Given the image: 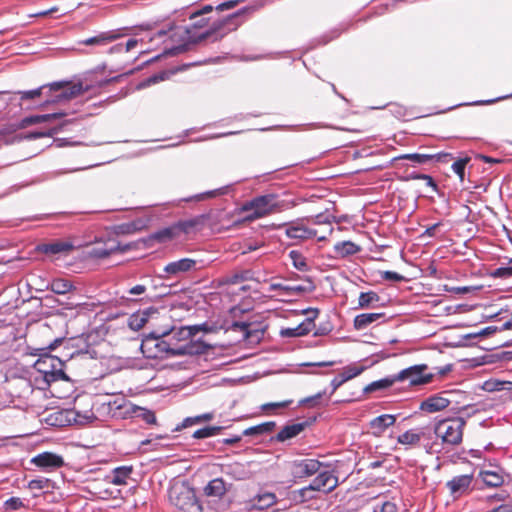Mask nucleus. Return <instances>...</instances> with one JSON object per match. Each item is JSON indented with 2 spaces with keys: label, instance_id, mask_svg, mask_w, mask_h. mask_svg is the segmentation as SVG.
I'll return each instance as SVG.
<instances>
[{
  "label": "nucleus",
  "instance_id": "nucleus-1",
  "mask_svg": "<svg viewBox=\"0 0 512 512\" xmlns=\"http://www.w3.org/2000/svg\"><path fill=\"white\" fill-rule=\"evenodd\" d=\"M211 5H205L202 9L190 15V22L185 25H176L169 29V38L175 44L176 52L184 51L189 44L202 40L217 41L241 26L242 21L239 11L223 19L206 18L205 14L212 12Z\"/></svg>",
  "mask_w": 512,
  "mask_h": 512
},
{
  "label": "nucleus",
  "instance_id": "nucleus-2",
  "mask_svg": "<svg viewBox=\"0 0 512 512\" xmlns=\"http://www.w3.org/2000/svg\"><path fill=\"white\" fill-rule=\"evenodd\" d=\"M284 208V203L278 201L275 194H266L253 198L246 202L241 210L246 212L245 221H254L263 218Z\"/></svg>",
  "mask_w": 512,
  "mask_h": 512
},
{
  "label": "nucleus",
  "instance_id": "nucleus-3",
  "mask_svg": "<svg viewBox=\"0 0 512 512\" xmlns=\"http://www.w3.org/2000/svg\"><path fill=\"white\" fill-rule=\"evenodd\" d=\"M169 501L178 512H202L195 490L185 483H175L170 487Z\"/></svg>",
  "mask_w": 512,
  "mask_h": 512
},
{
  "label": "nucleus",
  "instance_id": "nucleus-4",
  "mask_svg": "<svg viewBox=\"0 0 512 512\" xmlns=\"http://www.w3.org/2000/svg\"><path fill=\"white\" fill-rule=\"evenodd\" d=\"M465 425L466 421L461 417L442 419L435 423L434 433L443 444L456 446L462 442Z\"/></svg>",
  "mask_w": 512,
  "mask_h": 512
},
{
  "label": "nucleus",
  "instance_id": "nucleus-5",
  "mask_svg": "<svg viewBox=\"0 0 512 512\" xmlns=\"http://www.w3.org/2000/svg\"><path fill=\"white\" fill-rule=\"evenodd\" d=\"M141 350L145 357L151 359H161L168 355H182L185 353L184 347H172L168 340L153 336L142 341Z\"/></svg>",
  "mask_w": 512,
  "mask_h": 512
},
{
  "label": "nucleus",
  "instance_id": "nucleus-6",
  "mask_svg": "<svg viewBox=\"0 0 512 512\" xmlns=\"http://www.w3.org/2000/svg\"><path fill=\"white\" fill-rule=\"evenodd\" d=\"M324 227V233L320 234L319 230L312 227V222H309V219H307L306 224L300 221L291 223L287 226L285 233L287 237L291 239L307 240L317 238L318 241H324L327 239L328 235L332 233L333 226L330 223H324Z\"/></svg>",
  "mask_w": 512,
  "mask_h": 512
},
{
  "label": "nucleus",
  "instance_id": "nucleus-7",
  "mask_svg": "<svg viewBox=\"0 0 512 512\" xmlns=\"http://www.w3.org/2000/svg\"><path fill=\"white\" fill-rule=\"evenodd\" d=\"M322 466L323 463L314 458L295 459L289 462L290 474L295 480L316 475Z\"/></svg>",
  "mask_w": 512,
  "mask_h": 512
},
{
  "label": "nucleus",
  "instance_id": "nucleus-8",
  "mask_svg": "<svg viewBox=\"0 0 512 512\" xmlns=\"http://www.w3.org/2000/svg\"><path fill=\"white\" fill-rule=\"evenodd\" d=\"M459 395L460 394L455 392V390L442 391L438 394L431 395L424 399L420 403L419 409L427 413H436L443 411L444 409L451 405L452 401H454L452 399L453 396Z\"/></svg>",
  "mask_w": 512,
  "mask_h": 512
},
{
  "label": "nucleus",
  "instance_id": "nucleus-9",
  "mask_svg": "<svg viewBox=\"0 0 512 512\" xmlns=\"http://www.w3.org/2000/svg\"><path fill=\"white\" fill-rule=\"evenodd\" d=\"M426 364L414 365L403 369L396 375L397 381H408L411 386L428 384L433 379V374L426 373Z\"/></svg>",
  "mask_w": 512,
  "mask_h": 512
},
{
  "label": "nucleus",
  "instance_id": "nucleus-10",
  "mask_svg": "<svg viewBox=\"0 0 512 512\" xmlns=\"http://www.w3.org/2000/svg\"><path fill=\"white\" fill-rule=\"evenodd\" d=\"M38 370L44 373L47 382L66 379L62 369L63 363L55 357H47L37 362Z\"/></svg>",
  "mask_w": 512,
  "mask_h": 512
},
{
  "label": "nucleus",
  "instance_id": "nucleus-11",
  "mask_svg": "<svg viewBox=\"0 0 512 512\" xmlns=\"http://www.w3.org/2000/svg\"><path fill=\"white\" fill-rule=\"evenodd\" d=\"M202 261L192 258H182L168 263L163 271L170 277H178L184 273L201 269Z\"/></svg>",
  "mask_w": 512,
  "mask_h": 512
},
{
  "label": "nucleus",
  "instance_id": "nucleus-12",
  "mask_svg": "<svg viewBox=\"0 0 512 512\" xmlns=\"http://www.w3.org/2000/svg\"><path fill=\"white\" fill-rule=\"evenodd\" d=\"M303 313L308 315L307 319L294 328L282 329L280 332L281 336L300 337L307 335L309 332L312 331L314 327L313 321L318 316L319 310L316 308H307L303 310Z\"/></svg>",
  "mask_w": 512,
  "mask_h": 512
},
{
  "label": "nucleus",
  "instance_id": "nucleus-13",
  "mask_svg": "<svg viewBox=\"0 0 512 512\" xmlns=\"http://www.w3.org/2000/svg\"><path fill=\"white\" fill-rule=\"evenodd\" d=\"M310 485L315 491L328 494L338 486V478L331 471H319Z\"/></svg>",
  "mask_w": 512,
  "mask_h": 512
},
{
  "label": "nucleus",
  "instance_id": "nucleus-14",
  "mask_svg": "<svg viewBox=\"0 0 512 512\" xmlns=\"http://www.w3.org/2000/svg\"><path fill=\"white\" fill-rule=\"evenodd\" d=\"M49 88L52 91H59V90L63 89V91L60 94H58L56 96V99L53 100L52 102H61L63 100H70L72 98H75V97L83 94L86 91V89L83 88V85L80 82L69 84L65 89H64L63 82H54L49 85Z\"/></svg>",
  "mask_w": 512,
  "mask_h": 512
},
{
  "label": "nucleus",
  "instance_id": "nucleus-15",
  "mask_svg": "<svg viewBox=\"0 0 512 512\" xmlns=\"http://www.w3.org/2000/svg\"><path fill=\"white\" fill-rule=\"evenodd\" d=\"M75 249L71 240H55L38 246V250L46 255H68Z\"/></svg>",
  "mask_w": 512,
  "mask_h": 512
},
{
  "label": "nucleus",
  "instance_id": "nucleus-16",
  "mask_svg": "<svg viewBox=\"0 0 512 512\" xmlns=\"http://www.w3.org/2000/svg\"><path fill=\"white\" fill-rule=\"evenodd\" d=\"M31 463L39 468L49 471L62 467L64 465V460L62 456L58 454L43 452L33 457Z\"/></svg>",
  "mask_w": 512,
  "mask_h": 512
},
{
  "label": "nucleus",
  "instance_id": "nucleus-17",
  "mask_svg": "<svg viewBox=\"0 0 512 512\" xmlns=\"http://www.w3.org/2000/svg\"><path fill=\"white\" fill-rule=\"evenodd\" d=\"M472 480V474L459 475L453 477L450 481L447 482L446 485L451 495L458 497L465 494L469 490Z\"/></svg>",
  "mask_w": 512,
  "mask_h": 512
},
{
  "label": "nucleus",
  "instance_id": "nucleus-18",
  "mask_svg": "<svg viewBox=\"0 0 512 512\" xmlns=\"http://www.w3.org/2000/svg\"><path fill=\"white\" fill-rule=\"evenodd\" d=\"M365 370L364 366L352 364L343 368V371L339 376L335 377L331 381L332 393H334L341 385L345 382L357 377Z\"/></svg>",
  "mask_w": 512,
  "mask_h": 512
},
{
  "label": "nucleus",
  "instance_id": "nucleus-19",
  "mask_svg": "<svg viewBox=\"0 0 512 512\" xmlns=\"http://www.w3.org/2000/svg\"><path fill=\"white\" fill-rule=\"evenodd\" d=\"M396 422V416L392 414H383L372 419L369 423V427L372 434L380 437L384 432Z\"/></svg>",
  "mask_w": 512,
  "mask_h": 512
},
{
  "label": "nucleus",
  "instance_id": "nucleus-20",
  "mask_svg": "<svg viewBox=\"0 0 512 512\" xmlns=\"http://www.w3.org/2000/svg\"><path fill=\"white\" fill-rule=\"evenodd\" d=\"M231 487L232 484H227L222 478H215L204 487V494L207 497L221 499Z\"/></svg>",
  "mask_w": 512,
  "mask_h": 512
},
{
  "label": "nucleus",
  "instance_id": "nucleus-21",
  "mask_svg": "<svg viewBox=\"0 0 512 512\" xmlns=\"http://www.w3.org/2000/svg\"><path fill=\"white\" fill-rule=\"evenodd\" d=\"M314 285L311 281H308V286H302V285H296V286H289V285H283L281 283H272L269 286V291H280V295L285 296H294V295H300L305 292H312L314 290Z\"/></svg>",
  "mask_w": 512,
  "mask_h": 512
},
{
  "label": "nucleus",
  "instance_id": "nucleus-22",
  "mask_svg": "<svg viewBox=\"0 0 512 512\" xmlns=\"http://www.w3.org/2000/svg\"><path fill=\"white\" fill-rule=\"evenodd\" d=\"M425 434L424 428L410 429L399 435L397 442L407 447H415L420 444V441L425 437Z\"/></svg>",
  "mask_w": 512,
  "mask_h": 512
},
{
  "label": "nucleus",
  "instance_id": "nucleus-23",
  "mask_svg": "<svg viewBox=\"0 0 512 512\" xmlns=\"http://www.w3.org/2000/svg\"><path fill=\"white\" fill-rule=\"evenodd\" d=\"M306 422L292 423L284 426L277 434L276 440L284 442L298 436L306 427Z\"/></svg>",
  "mask_w": 512,
  "mask_h": 512
},
{
  "label": "nucleus",
  "instance_id": "nucleus-24",
  "mask_svg": "<svg viewBox=\"0 0 512 512\" xmlns=\"http://www.w3.org/2000/svg\"><path fill=\"white\" fill-rule=\"evenodd\" d=\"M132 474V467L130 466H121L115 468L107 479L110 483L114 485H126L127 480L130 478Z\"/></svg>",
  "mask_w": 512,
  "mask_h": 512
},
{
  "label": "nucleus",
  "instance_id": "nucleus-25",
  "mask_svg": "<svg viewBox=\"0 0 512 512\" xmlns=\"http://www.w3.org/2000/svg\"><path fill=\"white\" fill-rule=\"evenodd\" d=\"M120 250V247L118 244L115 243L114 240H109L108 242L104 243L103 246H95L93 247L89 254L91 257L94 258H106L110 256L111 254L117 252Z\"/></svg>",
  "mask_w": 512,
  "mask_h": 512
},
{
  "label": "nucleus",
  "instance_id": "nucleus-26",
  "mask_svg": "<svg viewBox=\"0 0 512 512\" xmlns=\"http://www.w3.org/2000/svg\"><path fill=\"white\" fill-rule=\"evenodd\" d=\"M154 313H156V310L148 309L144 311H138L132 314L128 321L129 327L134 331L142 329L147 323L150 314Z\"/></svg>",
  "mask_w": 512,
  "mask_h": 512
},
{
  "label": "nucleus",
  "instance_id": "nucleus-27",
  "mask_svg": "<svg viewBox=\"0 0 512 512\" xmlns=\"http://www.w3.org/2000/svg\"><path fill=\"white\" fill-rule=\"evenodd\" d=\"M384 313H363L359 314L354 319V327L357 330H362L367 328L370 324L384 318Z\"/></svg>",
  "mask_w": 512,
  "mask_h": 512
},
{
  "label": "nucleus",
  "instance_id": "nucleus-28",
  "mask_svg": "<svg viewBox=\"0 0 512 512\" xmlns=\"http://www.w3.org/2000/svg\"><path fill=\"white\" fill-rule=\"evenodd\" d=\"M178 236L177 227H175L174 224L154 232L150 235V240L156 241L158 243H166L177 238Z\"/></svg>",
  "mask_w": 512,
  "mask_h": 512
},
{
  "label": "nucleus",
  "instance_id": "nucleus-29",
  "mask_svg": "<svg viewBox=\"0 0 512 512\" xmlns=\"http://www.w3.org/2000/svg\"><path fill=\"white\" fill-rule=\"evenodd\" d=\"M118 37L117 34L113 32H104L100 33L99 35H96L94 37L87 38L83 40L81 43L87 46L90 45H98V46H105L112 41H114Z\"/></svg>",
  "mask_w": 512,
  "mask_h": 512
},
{
  "label": "nucleus",
  "instance_id": "nucleus-30",
  "mask_svg": "<svg viewBox=\"0 0 512 512\" xmlns=\"http://www.w3.org/2000/svg\"><path fill=\"white\" fill-rule=\"evenodd\" d=\"M334 251L339 257L354 255L360 251V247L352 241H342L334 245Z\"/></svg>",
  "mask_w": 512,
  "mask_h": 512
},
{
  "label": "nucleus",
  "instance_id": "nucleus-31",
  "mask_svg": "<svg viewBox=\"0 0 512 512\" xmlns=\"http://www.w3.org/2000/svg\"><path fill=\"white\" fill-rule=\"evenodd\" d=\"M395 382H397L396 375L393 377H386L368 384L364 388V392L372 393L378 390H385L391 387Z\"/></svg>",
  "mask_w": 512,
  "mask_h": 512
},
{
  "label": "nucleus",
  "instance_id": "nucleus-32",
  "mask_svg": "<svg viewBox=\"0 0 512 512\" xmlns=\"http://www.w3.org/2000/svg\"><path fill=\"white\" fill-rule=\"evenodd\" d=\"M314 492H316L313 489V486L310 484L308 486H305L301 489L295 490L292 492V500L297 503H304L306 501L315 499Z\"/></svg>",
  "mask_w": 512,
  "mask_h": 512
},
{
  "label": "nucleus",
  "instance_id": "nucleus-33",
  "mask_svg": "<svg viewBox=\"0 0 512 512\" xmlns=\"http://www.w3.org/2000/svg\"><path fill=\"white\" fill-rule=\"evenodd\" d=\"M64 115H65L64 113H52V114H43V115H34V116L25 117L22 120V126L26 127V126L33 125V124L47 122L52 119H58Z\"/></svg>",
  "mask_w": 512,
  "mask_h": 512
},
{
  "label": "nucleus",
  "instance_id": "nucleus-34",
  "mask_svg": "<svg viewBox=\"0 0 512 512\" xmlns=\"http://www.w3.org/2000/svg\"><path fill=\"white\" fill-rule=\"evenodd\" d=\"M276 426V423L273 421L264 422L256 426H252L244 430L243 435H262L271 432Z\"/></svg>",
  "mask_w": 512,
  "mask_h": 512
},
{
  "label": "nucleus",
  "instance_id": "nucleus-35",
  "mask_svg": "<svg viewBox=\"0 0 512 512\" xmlns=\"http://www.w3.org/2000/svg\"><path fill=\"white\" fill-rule=\"evenodd\" d=\"M203 217H196L193 219L185 220V221H179L175 223V227H177L178 235L181 233L188 234L190 233L195 227L200 225L202 223Z\"/></svg>",
  "mask_w": 512,
  "mask_h": 512
},
{
  "label": "nucleus",
  "instance_id": "nucleus-36",
  "mask_svg": "<svg viewBox=\"0 0 512 512\" xmlns=\"http://www.w3.org/2000/svg\"><path fill=\"white\" fill-rule=\"evenodd\" d=\"M226 193V188L225 187H222V188H218V189H214V190H210V191H206V192H203V193H199V194H196L192 197H189V198H186L184 199V201H203V200H206V199H209V198H213V197H216V196H220V195H223Z\"/></svg>",
  "mask_w": 512,
  "mask_h": 512
},
{
  "label": "nucleus",
  "instance_id": "nucleus-37",
  "mask_svg": "<svg viewBox=\"0 0 512 512\" xmlns=\"http://www.w3.org/2000/svg\"><path fill=\"white\" fill-rule=\"evenodd\" d=\"M73 285L65 279H55L51 282V290L56 294H66L70 292Z\"/></svg>",
  "mask_w": 512,
  "mask_h": 512
},
{
  "label": "nucleus",
  "instance_id": "nucleus-38",
  "mask_svg": "<svg viewBox=\"0 0 512 512\" xmlns=\"http://www.w3.org/2000/svg\"><path fill=\"white\" fill-rule=\"evenodd\" d=\"M230 328L240 331L243 334L244 339L250 338L253 332L252 323L247 320L235 321L231 324Z\"/></svg>",
  "mask_w": 512,
  "mask_h": 512
},
{
  "label": "nucleus",
  "instance_id": "nucleus-39",
  "mask_svg": "<svg viewBox=\"0 0 512 512\" xmlns=\"http://www.w3.org/2000/svg\"><path fill=\"white\" fill-rule=\"evenodd\" d=\"M436 156L431 154H420V153H412V154H403L397 157L396 159H406L410 160L417 164H424L432 159H434Z\"/></svg>",
  "mask_w": 512,
  "mask_h": 512
},
{
  "label": "nucleus",
  "instance_id": "nucleus-40",
  "mask_svg": "<svg viewBox=\"0 0 512 512\" xmlns=\"http://www.w3.org/2000/svg\"><path fill=\"white\" fill-rule=\"evenodd\" d=\"M52 481L48 478L40 477L36 479H32L28 482V488L30 490H44L53 488Z\"/></svg>",
  "mask_w": 512,
  "mask_h": 512
},
{
  "label": "nucleus",
  "instance_id": "nucleus-41",
  "mask_svg": "<svg viewBox=\"0 0 512 512\" xmlns=\"http://www.w3.org/2000/svg\"><path fill=\"white\" fill-rule=\"evenodd\" d=\"M469 161H470L469 157H464V158H460V159L456 160L452 164L451 168H452L453 172L459 177V180L461 183L464 182L465 167Z\"/></svg>",
  "mask_w": 512,
  "mask_h": 512
},
{
  "label": "nucleus",
  "instance_id": "nucleus-42",
  "mask_svg": "<svg viewBox=\"0 0 512 512\" xmlns=\"http://www.w3.org/2000/svg\"><path fill=\"white\" fill-rule=\"evenodd\" d=\"M222 471L233 477L234 479L241 480L243 479V466L239 463H233L229 465H225L222 469Z\"/></svg>",
  "mask_w": 512,
  "mask_h": 512
},
{
  "label": "nucleus",
  "instance_id": "nucleus-43",
  "mask_svg": "<svg viewBox=\"0 0 512 512\" xmlns=\"http://www.w3.org/2000/svg\"><path fill=\"white\" fill-rule=\"evenodd\" d=\"M379 301V296L373 291L362 292L358 299L360 308H368L373 302Z\"/></svg>",
  "mask_w": 512,
  "mask_h": 512
},
{
  "label": "nucleus",
  "instance_id": "nucleus-44",
  "mask_svg": "<svg viewBox=\"0 0 512 512\" xmlns=\"http://www.w3.org/2000/svg\"><path fill=\"white\" fill-rule=\"evenodd\" d=\"M482 476L484 483L488 486L498 487L503 483V478L498 473L485 471L482 473Z\"/></svg>",
  "mask_w": 512,
  "mask_h": 512
},
{
  "label": "nucleus",
  "instance_id": "nucleus-45",
  "mask_svg": "<svg viewBox=\"0 0 512 512\" xmlns=\"http://www.w3.org/2000/svg\"><path fill=\"white\" fill-rule=\"evenodd\" d=\"M289 257L290 259L292 260V263H293V266L300 270V271H305L307 270V262H306V259L305 257L302 256L301 253H299L298 251H291L289 253Z\"/></svg>",
  "mask_w": 512,
  "mask_h": 512
},
{
  "label": "nucleus",
  "instance_id": "nucleus-46",
  "mask_svg": "<svg viewBox=\"0 0 512 512\" xmlns=\"http://www.w3.org/2000/svg\"><path fill=\"white\" fill-rule=\"evenodd\" d=\"M221 427H205L198 429L194 432L193 437L196 439H203L217 435L221 431Z\"/></svg>",
  "mask_w": 512,
  "mask_h": 512
},
{
  "label": "nucleus",
  "instance_id": "nucleus-47",
  "mask_svg": "<svg viewBox=\"0 0 512 512\" xmlns=\"http://www.w3.org/2000/svg\"><path fill=\"white\" fill-rule=\"evenodd\" d=\"M137 44H138V40L136 38H130L125 44L119 43V44L115 45L114 47H112L110 49V53L121 52L123 50H125L126 52H129L132 49H134L137 46Z\"/></svg>",
  "mask_w": 512,
  "mask_h": 512
},
{
  "label": "nucleus",
  "instance_id": "nucleus-48",
  "mask_svg": "<svg viewBox=\"0 0 512 512\" xmlns=\"http://www.w3.org/2000/svg\"><path fill=\"white\" fill-rule=\"evenodd\" d=\"M309 222H312V227L318 229L320 234H323L325 231L324 223L331 224V222L328 220V217L322 214L309 218Z\"/></svg>",
  "mask_w": 512,
  "mask_h": 512
},
{
  "label": "nucleus",
  "instance_id": "nucleus-49",
  "mask_svg": "<svg viewBox=\"0 0 512 512\" xmlns=\"http://www.w3.org/2000/svg\"><path fill=\"white\" fill-rule=\"evenodd\" d=\"M164 79H165V76H164L163 73L156 74V75L148 77L147 79H145L144 81L139 83L137 88L138 89H142V88L148 87V86H150L152 84H156V83H158V82H160V81H162Z\"/></svg>",
  "mask_w": 512,
  "mask_h": 512
},
{
  "label": "nucleus",
  "instance_id": "nucleus-50",
  "mask_svg": "<svg viewBox=\"0 0 512 512\" xmlns=\"http://www.w3.org/2000/svg\"><path fill=\"white\" fill-rule=\"evenodd\" d=\"M43 87H39L37 89L29 90V91H19L18 94L20 95L21 100H30L40 97L42 94Z\"/></svg>",
  "mask_w": 512,
  "mask_h": 512
},
{
  "label": "nucleus",
  "instance_id": "nucleus-51",
  "mask_svg": "<svg viewBox=\"0 0 512 512\" xmlns=\"http://www.w3.org/2000/svg\"><path fill=\"white\" fill-rule=\"evenodd\" d=\"M6 510H18L24 507L23 501L18 497H11L4 502Z\"/></svg>",
  "mask_w": 512,
  "mask_h": 512
},
{
  "label": "nucleus",
  "instance_id": "nucleus-52",
  "mask_svg": "<svg viewBox=\"0 0 512 512\" xmlns=\"http://www.w3.org/2000/svg\"><path fill=\"white\" fill-rule=\"evenodd\" d=\"M456 392H457V393H459V394H461V395H459V396H453V398H452V399H453L454 401H452V402H451V405H454V406H453V410H456V411H463V410H465L467 407H469V405H468V404H467V405H461V404H462V402H463V401H462V399H463V398H467V395H466V393L461 392V391H456Z\"/></svg>",
  "mask_w": 512,
  "mask_h": 512
},
{
  "label": "nucleus",
  "instance_id": "nucleus-53",
  "mask_svg": "<svg viewBox=\"0 0 512 512\" xmlns=\"http://www.w3.org/2000/svg\"><path fill=\"white\" fill-rule=\"evenodd\" d=\"M291 403H292V400H287V401H282V402H271V403L263 404L261 408L263 411H268V410H272V409L285 408L288 405H290Z\"/></svg>",
  "mask_w": 512,
  "mask_h": 512
},
{
  "label": "nucleus",
  "instance_id": "nucleus-54",
  "mask_svg": "<svg viewBox=\"0 0 512 512\" xmlns=\"http://www.w3.org/2000/svg\"><path fill=\"white\" fill-rule=\"evenodd\" d=\"M59 131L58 128H51L47 131H40V132H32L29 134V138L35 139L40 137H52L54 134H56Z\"/></svg>",
  "mask_w": 512,
  "mask_h": 512
},
{
  "label": "nucleus",
  "instance_id": "nucleus-55",
  "mask_svg": "<svg viewBox=\"0 0 512 512\" xmlns=\"http://www.w3.org/2000/svg\"><path fill=\"white\" fill-rule=\"evenodd\" d=\"M142 417V419L148 423V424H154L156 423V416L155 414L150 411V410H146V409H141V414L139 415Z\"/></svg>",
  "mask_w": 512,
  "mask_h": 512
},
{
  "label": "nucleus",
  "instance_id": "nucleus-56",
  "mask_svg": "<svg viewBox=\"0 0 512 512\" xmlns=\"http://www.w3.org/2000/svg\"><path fill=\"white\" fill-rule=\"evenodd\" d=\"M382 278L385 280L394 281V282H399L404 279V277L402 275L398 274L397 272H393V271L383 272Z\"/></svg>",
  "mask_w": 512,
  "mask_h": 512
},
{
  "label": "nucleus",
  "instance_id": "nucleus-57",
  "mask_svg": "<svg viewBox=\"0 0 512 512\" xmlns=\"http://www.w3.org/2000/svg\"><path fill=\"white\" fill-rule=\"evenodd\" d=\"M495 277L506 278L512 276V266L500 267L493 273Z\"/></svg>",
  "mask_w": 512,
  "mask_h": 512
},
{
  "label": "nucleus",
  "instance_id": "nucleus-58",
  "mask_svg": "<svg viewBox=\"0 0 512 512\" xmlns=\"http://www.w3.org/2000/svg\"><path fill=\"white\" fill-rule=\"evenodd\" d=\"M238 1H227V2H223L219 5H217L216 9L218 11H224V10H229V9H232L234 8L236 5H237Z\"/></svg>",
  "mask_w": 512,
  "mask_h": 512
},
{
  "label": "nucleus",
  "instance_id": "nucleus-59",
  "mask_svg": "<svg viewBox=\"0 0 512 512\" xmlns=\"http://www.w3.org/2000/svg\"><path fill=\"white\" fill-rule=\"evenodd\" d=\"M146 286L145 285H136L134 287H132L131 289H129V294L130 295H142L146 292Z\"/></svg>",
  "mask_w": 512,
  "mask_h": 512
},
{
  "label": "nucleus",
  "instance_id": "nucleus-60",
  "mask_svg": "<svg viewBox=\"0 0 512 512\" xmlns=\"http://www.w3.org/2000/svg\"><path fill=\"white\" fill-rule=\"evenodd\" d=\"M497 330H498V328H497V327H492V326H490V327H486V328L482 329V330L478 333V335H479V336H487V335H490V334H492V333H495Z\"/></svg>",
  "mask_w": 512,
  "mask_h": 512
},
{
  "label": "nucleus",
  "instance_id": "nucleus-61",
  "mask_svg": "<svg viewBox=\"0 0 512 512\" xmlns=\"http://www.w3.org/2000/svg\"><path fill=\"white\" fill-rule=\"evenodd\" d=\"M200 421H201V417H197V416L196 417H189V418H186L184 420L183 425L185 427H187V426L194 425V424H196V423H198Z\"/></svg>",
  "mask_w": 512,
  "mask_h": 512
},
{
  "label": "nucleus",
  "instance_id": "nucleus-62",
  "mask_svg": "<svg viewBox=\"0 0 512 512\" xmlns=\"http://www.w3.org/2000/svg\"><path fill=\"white\" fill-rule=\"evenodd\" d=\"M421 179L426 181L427 186H430L433 190H436V183L431 176L421 175Z\"/></svg>",
  "mask_w": 512,
  "mask_h": 512
},
{
  "label": "nucleus",
  "instance_id": "nucleus-63",
  "mask_svg": "<svg viewBox=\"0 0 512 512\" xmlns=\"http://www.w3.org/2000/svg\"><path fill=\"white\" fill-rule=\"evenodd\" d=\"M383 512H396V506L393 503L385 502L382 507Z\"/></svg>",
  "mask_w": 512,
  "mask_h": 512
},
{
  "label": "nucleus",
  "instance_id": "nucleus-64",
  "mask_svg": "<svg viewBox=\"0 0 512 512\" xmlns=\"http://www.w3.org/2000/svg\"><path fill=\"white\" fill-rule=\"evenodd\" d=\"M440 224L439 223H436L430 227H428L425 232H424V235L426 236H429V237H433L435 235V231L437 229V227L439 226Z\"/></svg>",
  "mask_w": 512,
  "mask_h": 512
}]
</instances>
